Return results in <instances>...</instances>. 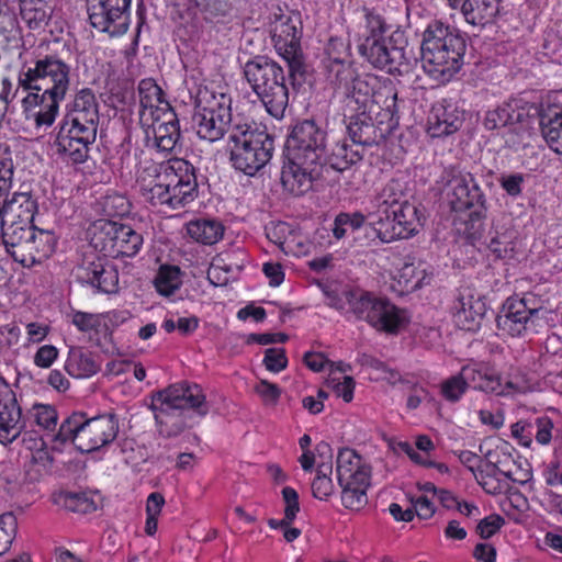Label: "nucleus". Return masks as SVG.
<instances>
[{
	"instance_id": "obj_1",
	"label": "nucleus",
	"mask_w": 562,
	"mask_h": 562,
	"mask_svg": "<svg viewBox=\"0 0 562 562\" xmlns=\"http://www.w3.org/2000/svg\"><path fill=\"white\" fill-rule=\"evenodd\" d=\"M136 182L147 202L171 211L187 206L198 196L195 167L183 158L144 160L136 171Z\"/></svg>"
},
{
	"instance_id": "obj_2",
	"label": "nucleus",
	"mask_w": 562,
	"mask_h": 562,
	"mask_svg": "<svg viewBox=\"0 0 562 562\" xmlns=\"http://www.w3.org/2000/svg\"><path fill=\"white\" fill-rule=\"evenodd\" d=\"M150 411L162 437L179 436L187 428L188 409L205 416L206 396L196 383L181 382L157 391L150 396Z\"/></svg>"
},
{
	"instance_id": "obj_3",
	"label": "nucleus",
	"mask_w": 562,
	"mask_h": 562,
	"mask_svg": "<svg viewBox=\"0 0 562 562\" xmlns=\"http://www.w3.org/2000/svg\"><path fill=\"white\" fill-rule=\"evenodd\" d=\"M465 50L467 41L457 29L432 21L423 34V68L437 82L447 83L462 68Z\"/></svg>"
},
{
	"instance_id": "obj_4",
	"label": "nucleus",
	"mask_w": 562,
	"mask_h": 562,
	"mask_svg": "<svg viewBox=\"0 0 562 562\" xmlns=\"http://www.w3.org/2000/svg\"><path fill=\"white\" fill-rule=\"evenodd\" d=\"M438 183L447 189L453 212H469L463 233L469 239H476L486 216V198L473 173L459 164L449 165L441 171Z\"/></svg>"
},
{
	"instance_id": "obj_5",
	"label": "nucleus",
	"mask_w": 562,
	"mask_h": 562,
	"mask_svg": "<svg viewBox=\"0 0 562 562\" xmlns=\"http://www.w3.org/2000/svg\"><path fill=\"white\" fill-rule=\"evenodd\" d=\"M227 85L203 81L189 89L194 104L193 121L196 134L210 143L217 142L228 132L232 122V97Z\"/></svg>"
},
{
	"instance_id": "obj_6",
	"label": "nucleus",
	"mask_w": 562,
	"mask_h": 562,
	"mask_svg": "<svg viewBox=\"0 0 562 562\" xmlns=\"http://www.w3.org/2000/svg\"><path fill=\"white\" fill-rule=\"evenodd\" d=\"M119 434V419L113 413L89 417L74 412L65 418L54 437L60 445L70 442L82 453H90L110 445Z\"/></svg>"
},
{
	"instance_id": "obj_7",
	"label": "nucleus",
	"mask_w": 562,
	"mask_h": 562,
	"mask_svg": "<svg viewBox=\"0 0 562 562\" xmlns=\"http://www.w3.org/2000/svg\"><path fill=\"white\" fill-rule=\"evenodd\" d=\"M244 75L266 111L274 119H282L289 104L283 68L268 57L257 56L246 63Z\"/></svg>"
},
{
	"instance_id": "obj_8",
	"label": "nucleus",
	"mask_w": 562,
	"mask_h": 562,
	"mask_svg": "<svg viewBox=\"0 0 562 562\" xmlns=\"http://www.w3.org/2000/svg\"><path fill=\"white\" fill-rule=\"evenodd\" d=\"M323 70L334 94L340 99L346 110L363 114L374 95V89L380 85L379 77L360 74L355 60L342 61Z\"/></svg>"
},
{
	"instance_id": "obj_9",
	"label": "nucleus",
	"mask_w": 562,
	"mask_h": 562,
	"mask_svg": "<svg viewBox=\"0 0 562 562\" xmlns=\"http://www.w3.org/2000/svg\"><path fill=\"white\" fill-rule=\"evenodd\" d=\"M231 161L236 170L254 176L272 157L274 139L263 130L247 123L233 125L229 133Z\"/></svg>"
},
{
	"instance_id": "obj_10",
	"label": "nucleus",
	"mask_w": 562,
	"mask_h": 562,
	"mask_svg": "<svg viewBox=\"0 0 562 562\" xmlns=\"http://www.w3.org/2000/svg\"><path fill=\"white\" fill-rule=\"evenodd\" d=\"M71 68L63 59L45 55L26 61L18 72L19 87L24 91H37L67 97L71 85Z\"/></svg>"
},
{
	"instance_id": "obj_11",
	"label": "nucleus",
	"mask_w": 562,
	"mask_h": 562,
	"mask_svg": "<svg viewBox=\"0 0 562 562\" xmlns=\"http://www.w3.org/2000/svg\"><path fill=\"white\" fill-rule=\"evenodd\" d=\"M337 481L341 487L345 508L359 510L367 504V491L371 484V465L355 449H339L336 459Z\"/></svg>"
},
{
	"instance_id": "obj_12",
	"label": "nucleus",
	"mask_w": 562,
	"mask_h": 562,
	"mask_svg": "<svg viewBox=\"0 0 562 562\" xmlns=\"http://www.w3.org/2000/svg\"><path fill=\"white\" fill-rule=\"evenodd\" d=\"M98 127L92 124L60 119L55 127L53 146L58 157L68 165H81L90 156L91 146L97 139Z\"/></svg>"
},
{
	"instance_id": "obj_13",
	"label": "nucleus",
	"mask_w": 562,
	"mask_h": 562,
	"mask_svg": "<svg viewBox=\"0 0 562 562\" xmlns=\"http://www.w3.org/2000/svg\"><path fill=\"white\" fill-rule=\"evenodd\" d=\"M544 313L546 310L535 294L526 293L521 297L512 295L503 303L496 317V325L504 334L519 337L535 329Z\"/></svg>"
},
{
	"instance_id": "obj_14",
	"label": "nucleus",
	"mask_w": 562,
	"mask_h": 562,
	"mask_svg": "<svg viewBox=\"0 0 562 562\" xmlns=\"http://www.w3.org/2000/svg\"><path fill=\"white\" fill-rule=\"evenodd\" d=\"M327 133L314 120L297 122L288 136L286 157L310 161L321 167L326 160Z\"/></svg>"
},
{
	"instance_id": "obj_15",
	"label": "nucleus",
	"mask_w": 562,
	"mask_h": 562,
	"mask_svg": "<svg viewBox=\"0 0 562 562\" xmlns=\"http://www.w3.org/2000/svg\"><path fill=\"white\" fill-rule=\"evenodd\" d=\"M131 1L87 0V13L91 26L111 36L125 34L130 25Z\"/></svg>"
},
{
	"instance_id": "obj_16",
	"label": "nucleus",
	"mask_w": 562,
	"mask_h": 562,
	"mask_svg": "<svg viewBox=\"0 0 562 562\" xmlns=\"http://www.w3.org/2000/svg\"><path fill=\"white\" fill-rule=\"evenodd\" d=\"M422 226V216L417 206L408 201L393 211L390 216L375 220L372 229L380 241L389 244L414 237Z\"/></svg>"
},
{
	"instance_id": "obj_17",
	"label": "nucleus",
	"mask_w": 562,
	"mask_h": 562,
	"mask_svg": "<svg viewBox=\"0 0 562 562\" xmlns=\"http://www.w3.org/2000/svg\"><path fill=\"white\" fill-rule=\"evenodd\" d=\"M402 36V33L394 32L383 41L372 42L369 46L359 48L358 53L373 68L401 76L408 68L405 48L398 45Z\"/></svg>"
},
{
	"instance_id": "obj_18",
	"label": "nucleus",
	"mask_w": 562,
	"mask_h": 562,
	"mask_svg": "<svg viewBox=\"0 0 562 562\" xmlns=\"http://www.w3.org/2000/svg\"><path fill=\"white\" fill-rule=\"evenodd\" d=\"M22 417L24 424L22 440L26 441V436H30L29 440L32 445L29 446V449H38L46 445L43 435H40L41 431L45 432V436L52 439L54 442L53 449H58L57 445H60V441L54 437L57 435L55 430L58 414L53 405L35 403L25 414H22Z\"/></svg>"
},
{
	"instance_id": "obj_19",
	"label": "nucleus",
	"mask_w": 562,
	"mask_h": 562,
	"mask_svg": "<svg viewBox=\"0 0 562 562\" xmlns=\"http://www.w3.org/2000/svg\"><path fill=\"white\" fill-rule=\"evenodd\" d=\"M146 147L157 153L170 154L181 139V130L176 111H167L147 123H140Z\"/></svg>"
},
{
	"instance_id": "obj_20",
	"label": "nucleus",
	"mask_w": 562,
	"mask_h": 562,
	"mask_svg": "<svg viewBox=\"0 0 562 562\" xmlns=\"http://www.w3.org/2000/svg\"><path fill=\"white\" fill-rule=\"evenodd\" d=\"M22 100V113L26 122H31L36 131L50 128L59 115L60 104L65 95L27 91Z\"/></svg>"
},
{
	"instance_id": "obj_21",
	"label": "nucleus",
	"mask_w": 562,
	"mask_h": 562,
	"mask_svg": "<svg viewBox=\"0 0 562 562\" xmlns=\"http://www.w3.org/2000/svg\"><path fill=\"white\" fill-rule=\"evenodd\" d=\"M75 279L82 284L97 288L102 293H115L119 288V272L95 255L85 256L74 268Z\"/></svg>"
},
{
	"instance_id": "obj_22",
	"label": "nucleus",
	"mask_w": 562,
	"mask_h": 562,
	"mask_svg": "<svg viewBox=\"0 0 562 562\" xmlns=\"http://www.w3.org/2000/svg\"><path fill=\"white\" fill-rule=\"evenodd\" d=\"M102 233V250L113 258L134 257L143 246V236L126 224L105 222Z\"/></svg>"
},
{
	"instance_id": "obj_23",
	"label": "nucleus",
	"mask_w": 562,
	"mask_h": 562,
	"mask_svg": "<svg viewBox=\"0 0 562 562\" xmlns=\"http://www.w3.org/2000/svg\"><path fill=\"white\" fill-rule=\"evenodd\" d=\"M480 452L484 456L485 465H491L496 472H499L505 479L513 482L525 483L531 473L529 470H521V462L517 461L516 449L507 441H498L494 448L484 450L480 446Z\"/></svg>"
},
{
	"instance_id": "obj_24",
	"label": "nucleus",
	"mask_w": 562,
	"mask_h": 562,
	"mask_svg": "<svg viewBox=\"0 0 562 562\" xmlns=\"http://www.w3.org/2000/svg\"><path fill=\"white\" fill-rule=\"evenodd\" d=\"M484 297L471 288L459 290L452 306L453 321L460 329L475 331L486 314Z\"/></svg>"
},
{
	"instance_id": "obj_25",
	"label": "nucleus",
	"mask_w": 562,
	"mask_h": 562,
	"mask_svg": "<svg viewBox=\"0 0 562 562\" xmlns=\"http://www.w3.org/2000/svg\"><path fill=\"white\" fill-rule=\"evenodd\" d=\"M370 114L374 115V123L381 136L392 133L398 125L397 91L395 87L381 83L374 89V95L369 101Z\"/></svg>"
},
{
	"instance_id": "obj_26",
	"label": "nucleus",
	"mask_w": 562,
	"mask_h": 562,
	"mask_svg": "<svg viewBox=\"0 0 562 562\" xmlns=\"http://www.w3.org/2000/svg\"><path fill=\"white\" fill-rule=\"evenodd\" d=\"M22 409L14 392L0 376V443L8 445L23 435Z\"/></svg>"
},
{
	"instance_id": "obj_27",
	"label": "nucleus",
	"mask_w": 562,
	"mask_h": 562,
	"mask_svg": "<svg viewBox=\"0 0 562 562\" xmlns=\"http://www.w3.org/2000/svg\"><path fill=\"white\" fill-rule=\"evenodd\" d=\"M464 113L452 99L436 101L427 116V133L432 138L445 137L459 131Z\"/></svg>"
},
{
	"instance_id": "obj_28",
	"label": "nucleus",
	"mask_w": 562,
	"mask_h": 562,
	"mask_svg": "<svg viewBox=\"0 0 562 562\" xmlns=\"http://www.w3.org/2000/svg\"><path fill=\"white\" fill-rule=\"evenodd\" d=\"M322 168L303 159L286 157L281 170V183L291 194L303 195L312 189L313 182L321 176Z\"/></svg>"
},
{
	"instance_id": "obj_29",
	"label": "nucleus",
	"mask_w": 562,
	"mask_h": 562,
	"mask_svg": "<svg viewBox=\"0 0 562 562\" xmlns=\"http://www.w3.org/2000/svg\"><path fill=\"white\" fill-rule=\"evenodd\" d=\"M462 375L468 389L494 395H507L515 390L513 382L503 383L502 375L494 368L483 363L462 367Z\"/></svg>"
},
{
	"instance_id": "obj_30",
	"label": "nucleus",
	"mask_w": 562,
	"mask_h": 562,
	"mask_svg": "<svg viewBox=\"0 0 562 562\" xmlns=\"http://www.w3.org/2000/svg\"><path fill=\"white\" fill-rule=\"evenodd\" d=\"M431 279L432 272L429 270V266L420 260L416 261L414 258L405 259L392 274L393 288L401 295L422 289L429 284Z\"/></svg>"
},
{
	"instance_id": "obj_31",
	"label": "nucleus",
	"mask_w": 562,
	"mask_h": 562,
	"mask_svg": "<svg viewBox=\"0 0 562 562\" xmlns=\"http://www.w3.org/2000/svg\"><path fill=\"white\" fill-rule=\"evenodd\" d=\"M57 240L54 231L35 226L16 262L24 268L42 263L54 254Z\"/></svg>"
},
{
	"instance_id": "obj_32",
	"label": "nucleus",
	"mask_w": 562,
	"mask_h": 562,
	"mask_svg": "<svg viewBox=\"0 0 562 562\" xmlns=\"http://www.w3.org/2000/svg\"><path fill=\"white\" fill-rule=\"evenodd\" d=\"M411 318L412 315L407 308L395 305L386 297H381L369 325L378 331L397 335L409 325Z\"/></svg>"
},
{
	"instance_id": "obj_33",
	"label": "nucleus",
	"mask_w": 562,
	"mask_h": 562,
	"mask_svg": "<svg viewBox=\"0 0 562 562\" xmlns=\"http://www.w3.org/2000/svg\"><path fill=\"white\" fill-rule=\"evenodd\" d=\"M139 123L148 122L167 111H175L166 93L153 78H144L138 83Z\"/></svg>"
},
{
	"instance_id": "obj_34",
	"label": "nucleus",
	"mask_w": 562,
	"mask_h": 562,
	"mask_svg": "<svg viewBox=\"0 0 562 562\" xmlns=\"http://www.w3.org/2000/svg\"><path fill=\"white\" fill-rule=\"evenodd\" d=\"M99 102L90 88L78 90L72 99L66 103L63 117L99 126Z\"/></svg>"
},
{
	"instance_id": "obj_35",
	"label": "nucleus",
	"mask_w": 562,
	"mask_h": 562,
	"mask_svg": "<svg viewBox=\"0 0 562 562\" xmlns=\"http://www.w3.org/2000/svg\"><path fill=\"white\" fill-rule=\"evenodd\" d=\"M36 212L37 203L31 193L19 192L9 200H0V221L26 225L33 223Z\"/></svg>"
},
{
	"instance_id": "obj_36",
	"label": "nucleus",
	"mask_w": 562,
	"mask_h": 562,
	"mask_svg": "<svg viewBox=\"0 0 562 562\" xmlns=\"http://www.w3.org/2000/svg\"><path fill=\"white\" fill-rule=\"evenodd\" d=\"M408 202L404 186L400 180H390L375 198V211L369 213V224L373 227V222L379 218L390 216V214Z\"/></svg>"
},
{
	"instance_id": "obj_37",
	"label": "nucleus",
	"mask_w": 562,
	"mask_h": 562,
	"mask_svg": "<svg viewBox=\"0 0 562 562\" xmlns=\"http://www.w3.org/2000/svg\"><path fill=\"white\" fill-rule=\"evenodd\" d=\"M540 131L548 147L562 155V105L547 103L542 106Z\"/></svg>"
},
{
	"instance_id": "obj_38",
	"label": "nucleus",
	"mask_w": 562,
	"mask_h": 562,
	"mask_svg": "<svg viewBox=\"0 0 562 562\" xmlns=\"http://www.w3.org/2000/svg\"><path fill=\"white\" fill-rule=\"evenodd\" d=\"M302 22L299 18L281 15L277 21L272 41L277 52H290L301 49Z\"/></svg>"
},
{
	"instance_id": "obj_39",
	"label": "nucleus",
	"mask_w": 562,
	"mask_h": 562,
	"mask_svg": "<svg viewBox=\"0 0 562 562\" xmlns=\"http://www.w3.org/2000/svg\"><path fill=\"white\" fill-rule=\"evenodd\" d=\"M1 226V238L2 243L5 247L7 252L11 256V258L16 262L21 251L24 249V245L27 244V240L33 232L35 225L31 224H20V222H5L0 221Z\"/></svg>"
},
{
	"instance_id": "obj_40",
	"label": "nucleus",
	"mask_w": 562,
	"mask_h": 562,
	"mask_svg": "<svg viewBox=\"0 0 562 562\" xmlns=\"http://www.w3.org/2000/svg\"><path fill=\"white\" fill-rule=\"evenodd\" d=\"M187 234L194 241L212 246L223 239L225 226L216 218H196L187 224Z\"/></svg>"
},
{
	"instance_id": "obj_41",
	"label": "nucleus",
	"mask_w": 562,
	"mask_h": 562,
	"mask_svg": "<svg viewBox=\"0 0 562 562\" xmlns=\"http://www.w3.org/2000/svg\"><path fill=\"white\" fill-rule=\"evenodd\" d=\"M390 26L385 19L373 9H363V24L360 27L357 38V49L372 42H380L387 38L386 33Z\"/></svg>"
},
{
	"instance_id": "obj_42",
	"label": "nucleus",
	"mask_w": 562,
	"mask_h": 562,
	"mask_svg": "<svg viewBox=\"0 0 562 562\" xmlns=\"http://www.w3.org/2000/svg\"><path fill=\"white\" fill-rule=\"evenodd\" d=\"M464 20L473 26L491 23L498 13L499 0H460Z\"/></svg>"
},
{
	"instance_id": "obj_43",
	"label": "nucleus",
	"mask_w": 562,
	"mask_h": 562,
	"mask_svg": "<svg viewBox=\"0 0 562 562\" xmlns=\"http://www.w3.org/2000/svg\"><path fill=\"white\" fill-rule=\"evenodd\" d=\"M22 21L32 31L44 29L52 16L50 0H18Z\"/></svg>"
},
{
	"instance_id": "obj_44",
	"label": "nucleus",
	"mask_w": 562,
	"mask_h": 562,
	"mask_svg": "<svg viewBox=\"0 0 562 562\" xmlns=\"http://www.w3.org/2000/svg\"><path fill=\"white\" fill-rule=\"evenodd\" d=\"M100 367L93 355L82 347H71L65 361V370L76 379L90 378L99 371Z\"/></svg>"
},
{
	"instance_id": "obj_45",
	"label": "nucleus",
	"mask_w": 562,
	"mask_h": 562,
	"mask_svg": "<svg viewBox=\"0 0 562 562\" xmlns=\"http://www.w3.org/2000/svg\"><path fill=\"white\" fill-rule=\"evenodd\" d=\"M349 297L347 316L350 314L355 319L370 324L371 316L375 313L381 297L359 288H353L349 292Z\"/></svg>"
},
{
	"instance_id": "obj_46",
	"label": "nucleus",
	"mask_w": 562,
	"mask_h": 562,
	"mask_svg": "<svg viewBox=\"0 0 562 562\" xmlns=\"http://www.w3.org/2000/svg\"><path fill=\"white\" fill-rule=\"evenodd\" d=\"M232 254H225L224 257L217 256L213 259L207 270V279L215 286L226 285L234 273L239 272L245 267V260L240 262L232 260Z\"/></svg>"
},
{
	"instance_id": "obj_47",
	"label": "nucleus",
	"mask_w": 562,
	"mask_h": 562,
	"mask_svg": "<svg viewBox=\"0 0 562 562\" xmlns=\"http://www.w3.org/2000/svg\"><path fill=\"white\" fill-rule=\"evenodd\" d=\"M182 285V271L175 265H161L154 279L156 291L162 296H170Z\"/></svg>"
},
{
	"instance_id": "obj_48",
	"label": "nucleus",
	"mask_w": 562,
	"mask_h": 562,
	"mask_svg": "<svg viewBox=\"0 0 562 562\" xmlns=\"http://www.w3.org/2000/svg\"><path fill=\"white\" fill-rule=\"evenodd\" d=\"M474 477L482 488L491 495L504 494L509 487L508 479H505L491 465L481 464L477 467Z\"/></svg>"
},
{
	"instance_id": "obj_49",
	"label": "nucleus",
	"mask_w": 562,
	"mask_h": 562,
	"mask_svg": "<svg viewBox=\"0 0 562 562\" xmlns=\"http://www.w3.org/2000/svg\"><path fill=\"white\" fill-rule=\"evenodd\" d=\"M352 60L350 42L342 37L331 36L325 46L324 58L322 59L323 68Z\"/></svg>"
},
{
	"instance_id": "obj_50",
	"label": "nucleus",
	"mask_w": 562,
	"mask_h": 562,
	"mask_svg": "<svg viewBox=\"0 0 562 562\" xmlns=\"http://www.w3.org/2000/svg\"><path fill=\"white\" fill-rule=\"evenodd\" d=\"M350 112V116L356 115V120L351 121L348 125L349 135L355 144L359 145H372L375 142V125L367 122V119L372 120L371 116H364L366 112L356 113Z\"/></svg>"
},
{
	"instance_id": "obj_51",
	"label": "nucleus",
	"mask_w": 562,
	"mask_h": 562,
	"mask_svg": "<svg viewBox=\"0 0 562 562\" xmlns=\"http://www.w3.org/2000/svg\"><path fill=\"white\" fill-rule=\"evenodd\" d=\"M366 223V216L360 212L347 213L340 212L336 215L331 233L336 240L342 239L348 231H357Z\"/></svg>"
},
{
	"instance_id": "obj_52",
	"label": "nucleus",
	"mask_w": 562,
	"mask_h": 562,
	"mask_svg": "<svg viewBox=\"0 0 562 562\" xmlns=\"http://www.w3.org/2000/svg\"><path fill=\"white\" fill-rule=\"evenodd\" d=\"M510 104L516 105L513 106V125L526 126H529L535 117L541 119L542 106L544 105L543 103L538 105L518 98L510 99Z\"/></svg>"
},
{
	"instance_id": "obj_53",
	"label": "nucleus",
	"mask_w": 562,
	"mask_h": 562,
	"mask_svg": "<svg viewBox=\"0 0 562 562\" xmlns=\"http://www.w3.org/2000/svg\"><path fill=\"white\" fill-rule=\"evenodd\" d=\"M361 156L358 151L352 150L347 144H337L329 156L326 155L325 162L337 171H344L358 162Z\"/></svg>"
},
{
	"instance_id": "obj_54",
	"label": "nucleus",
	"mask_w": 562,
	"mask_h": 562,
	"mask_svg": "<svg viewBox=\"0 0 562 562\" xmlns=\"http://www.w3.org/2000/svg\"><path fill=\"white\" fill-rule=\"evenodd\" d=\"M468 390L462 369L454 375L443 380L440 384V395L450 403L459 402Z\"/></svg>"
},
{
	"instance_id": "obj_55",
	"label": "nucleus",
	"mask_w": 562,
	"mask_h": 562,
	"mask_svg": "<svg viewBox=\"0 0 562 562\" xmlns=\"http://www.w3.org/2000/svg\"><path fill=\"white\" fill-rule=\"evenodd\" d=\"M514 106H516L514 104ZM513 104L510 100L498 105L496 109L487 111L484 119L486 130L493 131L504 126L513 125Z\"/></svg>"
},
{
	"instance_id": "obj_56",
	"label": "nucleus",
	"mask_w": 562,
	"mask_h": 562,
	"mask_svg": "<svg viewBox=\"0 0 562 562\" xmlns=\"http://www.w3.org/2000/svg\"><path fill=\"white\" fill-rule=\"evenodd\" d=\"M18 520L14 514L4 513L0 516V555L10 548L16 536Z\"/></svg>"
},
{
	"instance_id": "obj_57",
	"label": "nucleus",
	"mask_w": 562,
	"mask_h": 562,
	"mask_svg": "<svg viewBox=\"0 0 562 562\" xmlns=\"http://www.w3.org/2000/svg\"><path fill=\"white\" fill-rule=\"evenodd\" d=\"M234 0H193L194 5L210 18H224L234 9Z\"/></svg>"
},
{
	"instance_id": "obj_58",
	"label": "nucleus",
	"mask_w": 562,
	"mask_h": 562,
	"mask_svg": "<svg viewBox=\"0 0 562 562\" xmlns=\"http://www.w3.org/2000/svg\"><path fill=\"white\" fill-rule=\"evenodd\" d=\"M353 288H345L341 291H338L336 289H331L329 286H326L323 292L325 295V303L330 308H334L338 311L340 314L347 316V311L349 306V292Z\"/></svg>"
},
{
	"instance_id": "obj_59",
	"label": "nucleus",
	"mask_w": 562,
	"mask_h": 562,
	"mask_svg": "<svg viewBox=\"0 0 562 562\" xmlns=\"http://www.w3.org/2000/svg\"><path fill=\"white\" fill-rule=\"evenodd\" d=\"M64 504L67 509L81 514L92 513L97 509V505L86 493H66Z\"/></svg>"
},
{
	"instance_id": "obj_60",
	"label": "nucleus",
	"mask_w": 562,
	"mask_h": 562,
	"mask_svg": "<svg viewBox=\"0 0 562 562\" xmlns=\"http://www.w3.org/2000/svg\"><path fill=\"white\" fill-rule=\"evenodd\" d=\"M266 369L279 373L288 367V357L283 348H268L262 360Z\"/></svg>"
},
{
	"instance_id": "obj_61",
	"label": "nucleus",
	"mask_w": 562,
	"mask_h": 562,
	"mask_svg": "<svg viewBox=\"0 0 562 562\" xmlns=\"http://www.w3.org/2000/svg\"><path fill=\"white\" fill-rule=\"evenodd\" d=\"M488 250L495 259H506L513 257L514 244L506 235H496L488 243Z\"/></svg>"
},
{
	"instance_id": "obj_62",
	"label": "nucleus",
	"mask_w": 562,
	"mask_h": 562,
	"mask_svg": "<svg viewBox=\"0 0 562 562\" xmlns=\"http://www.w3.org/2000/svg\"><path fill=\"white\" fill-rule=\"evenodd\" d=\"M328 383L331 384L336 395L341 397L346 403H349L353 398L355 380L349 375L340 378L330 376Z\"/></svg>"
},
{
	"instance_id": "obj_63",
	"label": "nucleus",
	"mask_w": 562,
	"mask_h": 562,
	"mask_svg": "<svg viewBox=\"0 0 562 562\" xmlns=\"http://www.w3.org/2000/svg\"><path fill=\"white\" fill-rule=\"evenodd\" d=\"M505 524V519L497 514L483 518L476 526V532L482 539L493 537Z\"/></svg>"
},
{
	"instance_id": "obj_64",
	"label": "nucleus",
	"mask_w": 562,
	"mask_h": 562,
	"mask_svg": "<svg viewBox=\"0 0 562 562\" xmlns=\"http://www.w3.org/2000/svg\"><path fill=\"white\" fill-rule=\"evenodd\" d=\"M71 323L77 327L79 331L89 333L97 330V328L100 326V318L95 314L76 311L72 313Z\"/></svg>"
}]
</instances>
